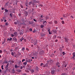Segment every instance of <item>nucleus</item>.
I'll return each instance as SVG.
<instances>
[{"mask_svg": "<svg viewBox=\"0 0 75 75\" xmlns=\"http://www.w3.org/2000/svg\"><path fill=\"white\" fill-rule=\"evenodd\" d=\"M56 72V71L54 70H51V73L52 74V75H54V74H55V73Z\"/></svg>", "mask_w": 75, "mask_h": 75, "instance_id": "nucleus-1", "label": "nucleus"}, {"mask_svg": "<svg viewBox=\"0 0 75 75\" xmlns=\"http://www.w3.org/2000/svg\"><path fill=\"white\" fill-rule=\"evenodd\" d=\"M39 54L40 55H42L44 54V52L43 51H41L39 52Z\"/></svg>", "mask_w": 75, "mask_h": 75, "instance_id": "nucleus-2", "label": "nucleus"}, {"mask_svg": "<svg viewBox=\"0 0 75 75\" xmlns=\"http://www.w3.org/2000/svg\"><path fill=\"white\" fill-rule=\"evenodd\" d=\"M64 39L65 40V42H68V41L69 39H68V38L66 37L64 38Z\"/></svg>", "mask_w": 75, "mask_h": 75, "instance_id": "nucleus-3", "label": "nucleus"}, {"mask_svg": "<svg viewBox=\"0 0 75 75\" xmlns=\"http://www.w3.org/2000/svg\"><path fill=\"white\" fill-rule=\"evenodd\" d=\"M56 65L58 67H60V63L58 62L56 63Z\"/></svg>", "mask_w": 75, "mask_h": 75, "instance_id": "nucleus-4", "label": "nucleus"}, {"mask_svg": "<svg viewBox=\"0 0 75 75\" xmlns=\"http://www.w3.org/2000/svg\"><path fill=\"white\" fill-rule=\"evenodd\" d=\"M31 4H32L33 5H35L34 4V3H33V2L32 1L29 2V6H30Z\"/></svg>", "mask_w": 75, "mask_h": 75, "instance_id": "nucleus-5", "label": "nucleus"}, {"mask_svg": "<svg viewBox=\"0 0 75 75\" xmlns=\"http://www.w3.org/2000/svg\"><path fill=\"white\" fill-rule=\"evenodd\" d=\"M73 57H72V58L73 59H75V52H73Z\"/></svg>", "mask_w": 75, "mask_h": 75, "instance_id": "nucleus-6", "label": "nucleus"}, {"mask_svg": "<svg viewBox=\"0 0 75 75\" xmlns=\"http://www.w3.org/2000/svg\"><path fill=\"white\" fill-rule=\"evenodd\" d=\"M24 13L26 16H27V15H28V12L27 11H25Z\"/></svg>", "mask_w": 75, "mask_h": 75, "instance_id": "nucleus-7", "label": "nucleus"}, {"mask_svg": "<svg viewBox=\"0 0 75 75\" xmlns=\"http://www.w3.org/2000/svg\"><path fill=\"white\" fill-rule=\"evenodd\" d=\"M56 69V67H55V66H54L52 67L51 70H54V69Z\"/></svg>", "mask_w": 75, "mask_h": 75, "instance_id": "nucleus-8", "label": "nucleus"}, {"mask_svg": "<svg viewBox=\"0 0 75 75\" xmlns=\"http://www.w3.org/2000/svg\"><path fill=\"white\" fill-rule=\"evenodd\" d=\"M11 40H12V38H8L7 39V40L8 41H11Z\"/></svg>", "mask_w": 75, "mask_h": 75, "instance_id": "nucleus-9", "label": "nucleus"}, {"mask_svg": "<svg viewBox=\"0 0 75 75\" xmlns=\"http://www.w3.org/2000/svg\"><path fill=\"white\" fill-rule=\"evenodd\" d=\"M13 41H17V39L15 37L13 38Z\"/></svg>", "mask_w": 75, "mask_h": 75, "instance_id": "nucleus-10", "label": "nucleus"}, {"mask_svg": "<svg viewBox=\"0 0 75 75\" xmlns=\"http://www.w3.org/2000/svg\"><path fill=\"white\" fill-rule=\"evenodd\" d=\"M27 62H31L30 59H28V60H26Z\"/></svg>", "mask_w": 75, "mask_h": 75, "instance_id": "nucleus-11", "label": "nucleus"}, {"mask_svg": "<svg viewBox=\"0 0 75 75\" xmlns=\"http://www.w3.org/2000/svg\"><path fill=\"white\" fill-rule=\"evenodd\" d=\"M16 53L15 52H11V54L13 56H14V55H15V54Z\"/></svg>", "mask_w": 75, "mask_h": 75, "instance_id": "nucleus-12", "label": "nucleus"}, {"mask_svg": "<svg viewBox=\"0 0 75 75\" xmlns=\"http://www.w3.org/2000/svg\"><path fill=\"white\" fill-rule=\"evenodd\" d=\"M24 40V38H23L22 37L20 39V41H21V42H22V41Z\"/></svg>", "mask_w": 75, "mask_h": 75, "instance_id": "nucleus-13", "label": "nucleus"}, {"mask_svg": "<svg viewBox=\"0 0 75 75\" xmlns=\"http://www.w3.org/2000/svg\"><path fill=\"white\" fill-rule=\"evenodd\" d=\"M7 69H8V68H6V70H5L4 71V74H6V72H7Z\"/></svg>", "mask_w": 75, "mask_h": 75, "instance_id": "nucleus-14", "label": "nucleus"}, {"mask_svg": "<svg viewBox=\"0 0 75 75\" xmlns=\"http://www.w3.org/2000/svg\"><path fill=\"white\" fill-rule=\"evenodd\" d=\"M27 63L26 61H25V62L23 63V64L25 66V65H27Z\"/></svg>", "mask_w": 75, "mask_h": 75, "instance_id": "nucleus-15", "label": "nucleus"}, {"mask_svg": "<svg viewBox=\"0 0 75 75\" xmlns=\"http://www.w3.org/2000/svg\"><path fill=\"white\" fill-rule=\"evenodd\" d=\"M33 23H34V22H33V21L29 22V23L30 24H33Z\"/></svg>", "mask_w": 75, "mask_h": 75, "instance_id": "nucleus-16", "label": "nucleus"}, {"mask_svg": "<svg viewBox=\"0 0 75 75\" xmlns=\"http://www.w3.org/2000/svg\"><path fill=\"white\" fill-rule=\"evenodd\" d=\"M40 35L42 37H44V36H45V34L43 33H41Z\"/></svg>", "mask_w": 75, "mask_h": 75, "instance_id": "nucleus-17", "label": "nucleus"}, {"mask_svg": "<svg viewBox=\"0 0 75 75\" xmlns=\"http://www.w3.org/2000/svg\"><path fill=\"white\" fill-rule=\"evenodd\" d=\"M63 16L64 17H65L66 18V17H67V15H66V14H64L63 15Z\"/></svg>", "mask_w": 75, "mask_h": 75, "instance_id": "nucleus-18", "label": "nucleus"}, {"mask_svg": "<svg viewBox=\"0 0 75 75\" xmlns=\"http://www.w3.org/2000/svg\"><path fill=\"white\" fill-rule=\"evenodd\" d=\"M17 72H21V70L20 69H18L17 70Z\"/></svg>", "mask_w": 75, "mask_h": 75, "instance_id": "nucleus-19", "label": "nucleus"}, {"mask_svg": "<svg viewBox=\"0 0 75 75\" xmlns=\"http://www.w3.org/2000/svg\"><path fill=\"white\" fill-rule=\"evenodd\" d=\"M8 65H9V63H7L6 65V67L7 68H7V67H8Z\"/></svg>", "mask_w": 75, "mask_h": 75, "instance_id": "nucleus-20", "label": "nucleus"}, {"mask_svg": "<svg viewBox=\"0 0 75 75\" xmlns=\"http://www.w3.org/2000/svg\"><path fill=\"white\" fill-rule=\"evenodd\" d=\"M25 50V47H23L22 48V49L21 50L22 51H24V50Z\"/></svg>", "mask_w": 75, "mask_h": 75, "instance_id": "nucleus-21", "label": "nucleus"}, {"mask_svg": "<svg viewBox=\"0 0 75 75\" xmlns=\"http://www.w3.org/2000/svg\"><path fill=\"white\" fill-rule=\"evenodd\" d=\"M53 33H57V30H53Z\"/></svg>", "mask_w": 75, "mask_h": 75, "instance_id": "nucleus-22", "label": "nucleus"}, {"mask_svg": "<svg viewBox=\"0 0 75 75\" xmlns=\"http://www.w3.org/2000/svg\"><path fill=\"white\" fill-rule=\"evenodd\" d=\"M35 69L37 71H38V67H36V68H35Z\"/></svg>", "mask_w": 75, "mask_h": 75, "instance_id": "nucleus-23", "label": "nucleus"}, {"mask_svg": "<svg viewBox=\"0 0 75 75\" xmlns=\"http://www.w3.org/2000/svg\"><path fill=\"white\" fill-rule=\"evenodd\" d=\"M12 72L13 73V74H14V73H15V70H14V69H13L12 70Z\"/></svg>", "mask_w": 75, "mask_h": 75, "instance_id": "nucleus-24", "label": "nucleus"}, {"mask_svg": "<svg viewBox=\"0 0 75 75\" xmlns=\"http://www.w3.org/2000/svg\"><path fill=\"white\" fill-rule=\"evenodd\" d=\"M40 27L41 28H43L44 27V26L43 25H41L40 26Z\"/></svg>", "mask_w": 75, "mask_h": 75, "instance_id": "nucleus-25", "label": "nucleus"}, {"mask_svg": "<svg viewBox=\"0 0 75 75\" xmlns=\"http://www.w3.org/2000/svg\"><path fill=\"white\" fill-rule=\"evenodd\" d=\"M5 12H6V13H7V12L8 11V10H7V9L6 8V9H5Z\"/></svg>", "mask_w": 75, "mask_h": 75, "instance_id": "nucleus-26", "label": "nucleus"}, {"mask_svg": "<svg viewBox=\"0 0 75 75\" xmlns=\"http://www.w3.org/2000/svg\"><path fill=\"white\" fill-rule=\"evenodd\" d=\"M43 24H47V21H44Z\"/></svg>", "mask_w": 75, "mask_h": 75, "instance_id": "nucleus-27", "label": "nucleus"}, {"mask_svg": "<svg viewBox=\"0 0 75 75\" xmlns=\"http://www.w3.org/2000/svg\"><path fill=\"white\" fill-rule=\"evenodd\" d=\"M46 19H45V20H47V19H49V18H49V17H48V16H46Z\"/></svg>", "mask_w": 75, "mask_h": 75, "instance_id": "nucleus-28", "label": "nucleus"}, {"mask_svg": "<svg viewBox=\"0 0 75 75\" xmlns=\"http://www.w3.org/2000/svg\"><path fill=\"white\" fill-rule=\"evenodd\" d=\"M10 16L12 18H13V15L12 13H10Z\"/></svg>", "mask_w": 75, "mask_h": 75, "instance_id": "nucleus-29", "label": "nucleus"}, {"mask_svg": "<svg viewBox=\"0 0 75 75\" xmlns=\"http://www.w3.org/2000/svg\"><path fill=\"white\" fill-rule=\"evenodd\" d=\"M49 62L50 63H52L53 62V61H52V60H50Z\"/></svg>", "mask_w": 75, "mask_h": 75, "instance_id": "nucleus-30", "label": "nucleus"}, {"mask_svg": "<svg viewBox=\"0 0 75 75\" xmlns=\"http://www.w3.org/2000/svg\"><path fill=\"white\" fill-rule=\"evenodd\" d=\"M25 24V23L24 22H23L22 23H20V24H21V25H24V24Z\"/></svg>", "mask_w": 75, "mask_h": 75, "instance_id": "nucleus-31", "label": "nucleus"}, {"mask_svg": "<svg viewBox=\"0 0 75 75\" xmlns=\"http://www.w3.org/2000/svg\"><path fill=\"white\" fill-rule=\"evenodd\" d=\"M54 24H57V23H58V22H57V21H54Z\"/></svg>", "mask_w": 75, "mask_h": 75, "instance_id": "nucleus-32", "label": "nucleus"}, {"mask_svg": "<svg viewBox=\"0 0 75 75\" xmlns=\"http://www.w3.org/2000/svg\"><path fill=\"white\" fill-rule=\"evenodd\" d=\"M37 44V41H36L35 42H34V45H35L36 44Z\"/></svg>", "mask_w": 75, "mask_h": 75, "instance_id": "nucleus-33", "label": "nucleus"}, {"mask_svg": "<svg viewBox=\"0 0 75 75\" xmlns=\"http://www.w3.org/2000/svg\"><path fill=\"white\" fill-rule=\"evenodd\" d=\"M33 3H34H34H36V1L35 0H33Z\"/></svg>", "mask_w": 75, "mask_h": 75, "instance_id": "nucleus-34", "label": "nucleus"}, {"mask_svg": "<svg viewBox=\"0 0 75 75\" xmlns=\"http://www.w3.org/2000/svg\"><path fill=\"white\" fill-rule=\"evenodd\" d=\"M31 72L32 73H34V70L32 69L31 70Z\"/></svg>", "mask_w": 75, "mask_h": 75, "instance_id": "nucleus-35", "label": "nucleus"}, {"mask_svg": "<svg viewBox=\"0 0 75 75\" xmlns=\"http://www.w3.org/2000/svg\"><path fill=\"white\" fill-rule=\"evenodd\" d=\"M29 30L30 31H33V29H32V28H31L29 29Z\"/></svg>", "mask_w": 75, "mask_h": 75, "instance_id": "nucleus-36", "label": "nucleus"}, {"mask_svg": "<svg viewBox=\"0 0 75 75\" xmlns=\"http://www.w3.org/2000/svg\"><path fill=\"white\" fill-rule=\"evenodd\" d=\"M3 65H2L1 66V68H2V69H4V68H3Z\"/></svg>", "mask_w": 75, "mask_h": 75, "instance_id": "nucleus-37", "label": "nucleus"}, {"mask_svg": "<svg viewBox=\"0 0 75 75\" xmlns=\"http://www.w3.org/2000/svg\"><path fill=\"white\" fill-rule=\"evenodd\" d=\"M42 65H44V64H43L42 63H41L40 64L41 67H42Z\"/></svg>", "mask_w": 75, "mask_h": 75, "instance_id": "nucleus-38", "label": "nucleus"}, {"mask_svg": "<svg viewBox=\"0 0 75 75\" xmlns=\"http://www.w3.org/2000/svg\"><path fill=\"white\" fill-rule=\"evenodd\" d=\"M15 68H18V67H17V65H15Z\"/></svg>", "mask_w": 75, "mask_h": 75, "instance_id": "nucleus-39", "label": "nucleus"}, {"mask_svg": "<svg viewBox=\"0 0 75 75\" xmlns=\"http://www.w3.org/2000/svg\"><path fill=\"white\" fill-rule=\"evenodd\" d=\"M62 75H67V74L66 73H62Z\"/></svg>", "mask_w": 75, "mask_h": 75, "instance_id": "nucleus-40", "label": "nucleus"}, {"mask_svg": "<svg viewBox=\"0 0 75 75\" xmlns=\"http://www.w3.org/2000/svg\"><path fill=\"white\" fill-rule=\"evenodd\" d=\"M62 24H64V21H62Z\"/></svg>", "mask_w": 75, "mask_h": 75, "instance_id": "nucleus-41", "label": "nucleus"}, {"mask_svg": "<svg viewBox=\"0 0 75 75\" xmlns=\"http://www.w3.org/2000/svg\"><path fill=\"white\" fill-rule=\"evenodd\" d=\"M25 61V59H22V62H24V61Z\"/></svg>", "mask_w": 75, "mask_h": 75, "instance_id": "nucleus-42", "label": "nucleus"}, {"mask_svg": "<svg viewBox=\"0 0 75 75\" xmlns=\"http://www.w3.org/2000/svg\"><path fill=\"white\" fill-rule=\"evenodd\" d=\"M47 30L49 32L50 31V29L49 28H47Z\"/></svg>", "mask_w": 75, "mask_h": 75, "instance_id": "nucleus-43", "label": "nucleus"}, {"mask_svg": "<svg viewBox=\"0 0 75 75\" xmlns=\"http://www.w3.org/2000/svg\"><path fill=\"white\" fill-rule=\"evenodd\" d=\"M49 34H52V33H51V32H50V31H49Z\"/></svg>", "mask_w": 75, "mask_h": 75, "instance_id": "nucleus-44", "label": "nucleus"}, {"mask_svg": "<svg viewBox=\"0 0 75 75\" xmlns=\"http://www.w3.org/2000/svg\"><path fill=\"white\" fill-rule=\"evenodd\" d=\"M14 34L15 35H17V32H14Z\"/></svg>", "mask_w": 75, "mask_h": 75, "instance_id": "nucleus-45", "label": "nucleus"}, {"mask_svg": "<svg viewBox=\"0 0 75 75\" xmlns=\"http://www.w3.org/2000/svg\"><path fill=\"white\" fill-rule=\"evenodd\" d=\"M62 54H63V55H65V52H63L62 53Z\"/></svg>", "mask_w": 75, "mask_h": 75, "instance_id": "nucleus-46", "label": "nucleus"}, {"mask_svg": "<svg viewBox=\"0 0 75 75\" xmlns=\"http://www.w3.org/2000/svg\"><path fill=\"white\" fill-rule=\"evenodd\" d=\"M54 39H56V38H57V36H56V35L54 36Z\"/></svg>", "mask_w": 75, "mask_h": 75, "instance_id": "nucleus-47", "label": "nucleus"}, {"mask_svg": "<svg viewBox=\"0 0 75 75\" xmlns=\"http://www.w3.org/2000/svg\"><path fill=\"white\" fill-rule=\"evenodd\" d=\"M27 4V3H25L26 6V7H28V5H27V4Z\"/></svg>", "mask_w": 75, "mask_h": 75, "instance_id": "nucleus-48", "label": "nucleus"}, {"mask_svg": "<svg viewBox=\"0 0 75 75\" xmlns=\"http://www.w3.org/2000/svg\"><path fill=\"white\" fill-rule=\"evenodd\" d=\"M10 51H11V52H12V51H13V50H12V49H11L10 50Z\"/></svg>", "mask_w": 75, "mask_h": 75, "instance_id": "nucleus-49", "label": "nucleus"}, {"mask_svg": "<svg viewBox=\"0 0 75 75\" xmlns=\"http://www.w3.org/2000/svg\"><path fill=\"white\" fill-rule=\"evenodd\" d=\"M33 21H35V22H37V21L35 19H33Z\"/></svg>", "mask_w": 75, "mask_h": 75, "instance_id": "nucleus-50", "label": "nucleus"}, {"mask_svg": "<svg viewBox=\"0 0 75 75\" xmlns=\"http://www.w3.org/2000/svg\"><path fill=\"white\" fill-rule=\"evenodd\" d=\"M23 66H22L21 67V69H23Z\"/></svg>", "mask_w": 75, "mask_h": 75, "instance_id": "nucleus-51", "label": "nucleus"}, {"mask_svg": "<svg viewBox=\"0 0 75 75\" xmlns=\"http://www.w3.org/2000/svg\"><path fill=\"white\" fill-rule=\"evenodd\" d=\"M41 18H39V20H40V21H41Z\"/></svg>", "mask_w": 75, "mask_h": 75, "instance_id": "nucleus-52", "label": "nucleus"}, {"mask_svg": "<svg viewBox=\"0 0 75 75\" xmlns=\"http://www.w3.org/2000/svg\"><path fill=\"white\" fill-rule=\"evenodd\" d=\"M6 25H8V22H7V23H6Z\"/></svg>", "mask_w": 75, "mask_h": 75, "instance_id": "nucleus-53", "label": "nucleus"}, {"mask_svg": "<svg viewBox=\"0 0 75 75\" xmlns=\"http://www.w3.org/2000/svg\"><path fill=\"white\" fill-rule=\"evenodd\" d=\"M45 65H46V67H48V64H46Z\"/></svg>", "mask_w": 75, "mask_h": 75, "instance_id": "nucleus-54", "label": "nucleus"}, {"mask_svg": "<svg viewBox=\"0 0 75 75\" xmlns=\"http://www.w3.org/2000/svg\"><path fill=\"white\" fill-rule=\"evenodd\" d=\"M14 24H17V22H15L14 23Z\"/></svg>", "mask_w": 75, "mask_h": 75, "instance_id": "nucleus-55", "label": "nucleus"}, {"mask_svg": "<svg viewBox=\"0 0 75 75\" xmlns=\"http://www.w3.org/2000/svg\"><path fill=\"white\" fill-rule=\"evenodd\" d=\"M27 67H30V65L27 64Z\"/></svg>", "mask_w": 75, "mask_h": 75, "instance_id": "nucleus-56", "label": "nucleus"}, {"mask_svg": "<svg viewBox=\"0 0 75 75\" xmlns=\"http://www.w3.org/2000/svg\"><path fill=\"white\" fill-rule=\"evenodd\" d=\"M11 62L12 63H14V61L12 60V61H11Z\"/></svg>", "mask_w": 75, "mask_h": 75, "instance_id": "nucleus-57", "label": "nucleus"}, {"mask_svg": "<svg viewBox=\"0 0 75 75\" xmlns=\"http://www.w3.org/2000/svg\"><path fill=\"white\" fill-rule=\"evenodd\" d=\"M36 31V30H34V31H33V33H35Z\"/></svg>", "mask_w": 75, "mask_h": 75, "instance_id": "nucleus-58", "label": "nucleus"}, {"mask_svg": "<svg viewBox=\"0 0 75 75\" xmlns=\"http://www.w3.org/2000/svg\"><path fill=\"white\" fill-rule=\"evenodd\" d=\"M21 8H23V5H21Z\"/></svg>", "mask_w": 75, "mask_h": 75, "instance_id": "nucleus-59", "label": "nucleus"}, {"mask_svg": "<svg viewBox=\"0 0 75 75\" xmlns=\"http://www.w3.org/2000/svg\"><path fill=\"white\" fill-rule=\"evenodd\" d=\"M70 17H71V18H74V17H73V16H70Z\"/></svg>", "mask_w": 75, "mask_h": 75, "instance_id": "nucleus-60", "label": "nucleus"}, {"mask_svg": "<svg viewBox=\"0 0 75 75\" xmlns=\"http://www.w3.org/2000/svg\"><path fill=\"white\" fill-rule=\"evenodd\" d=\"M11 37H14V35H13V34H11Z\"/></svg>", "mask_w": 75, "mask_h": 75, "instance_id": "nucleus-61", "label": "nucleus"}, {"mask_svg": "<svg viewBox=\"0 0 75 75\" xmlns=\"http://www.w3.org/2000/svg\"><path fill=\"white\" fill-rule=\"evenodd\" d=\"M23 40H24V41L25 42H26V39H24Z\"/></svg>", "mask_w": 75, "mask_h": 75, "instance_id": "nucleus-62", "label": "nucleus"}, {"mask_svg": "<svg viewBox=\"0 0 75 75\" xmlns=\"http://www.w3.org/2000/svg\"><path fill=\"white\" fill-rule=\"evenodd\" d=\"M40 6H41V7H42L43 6V5H41V4H40L39 5Z\"/></svg>", "mask_w": 75, "mask_h": 75, "instance_id": "nucleus-63", "label": "nucleus"}, {"mask_svg": "<svg viewBox=\"0 0 75 75\" xmlns=\"http://www.w3.org/2000/svg\"><path fill=\"white\" fill-rule=\"evenodd\" d=\"M26 50L27 51H28V50H29V49H28V48H26Z\"/></svg>", "mask_w": 75, "mask_h": 75, "instance_id": "nucleus-64", "label": "nucleus"}]
</instances>
